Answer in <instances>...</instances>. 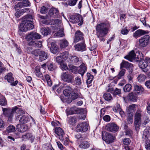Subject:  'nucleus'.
Segmentation results:
<instances>
[{"mask_svg":"<svg viewBox=\"0 0 150 150\" xmlns=\"http://www.w3.org/2000/svg\"><path fill=\"white\" fill-rule=\"evenodd\" d=\"M2 109L4 115L8 117V120L10 121H12L14 114H15V118L17 120L20 116L22 115L19 121L21 123L25 124L29 121L28 114L25 113L23 109L18 108L17 106L13 107L12 109L3 108Z\"/></svg>","mask_w":150,"mask_h":150,"instance_id":"f257e3e1","label":"nucleus"},{"mask_svg":"<svg viewBox=\"0 0 150 150\" xmlns=\"http://www.w3.org/2000/svg\"><path fill=\"white\" fill-rule=\"evenodd\" d=\"M110 24L108 23H102L97 24L96 26V34L99 38L107 35L109 31Z\"/></svg>","mask_w":150,"mask_h":150,"instance_id":"f03ea898","label":"nucleus"},{"mask_svg":"<svg viewBox=\"0 0 150 150\" xmlns=\"http://www.w3.org/2000/svg\"><path fill=\"white\" fill-rule=\"evenodd\" d=\"M32 54L38 57L39 61L41 62L46 59L48 56V54L44 51L40 50H35L31 52Z\"/></svg>","mask_w":150,"mask_h":150,"instance_id":"7ed1b4c3","label":"nucleus"},{"mask_svg":"<svg viewBox=\"0 0 150 150\" xmlns=\"http://www.w3.org/2000/svg\"><path fill=\"white\" fill-rule=\"evenodd\" d=\"M149 38L150 37L148 35L142 37L139 39V42L137 43L136 47L140 48L145 47L149 43Z\"/></svg>","mask_w":150,"mask_h":150,"instance_id":"20e7f679","label":"nucleus"},{"mask_svg":"<svg viewBox=\"0 0 150 150\" xmlns=\"http://www.w3.org/2000/svg\"><path fill=\"white\" fill-rule=\"evenodd\" d=\"M61 78L65 82L71 83L74 80V76L72 74H70L68 72H66L62 73Z\"/></svg>","mask_w":150,"mask_h":150,"instance_id":"39448f33","label":"nucleus"},{"mask_svg":"<svg viewBox=\"0 0 150 150\" xmlns=\"http://www.w3.org/2000/svg\"><path fill=\"white\" fill-rule=\"evenodd\" d=\"M102 138L107 144H109L114 142L115 137L109 133L105 132L102 134Z\"/></svg>","mask_w":150,"mask_h":150,"instance_id":"423d86ee","label":"nucleus"},{"mask_svg":"<svg viewBox=\"0 0 150 150\" xmlns=\"http://www.w3.org/2000/svg\"><path fill=\"white\" fill-rule=\"evenodd\" d=\"M88 125L87 122L79 123L76 127V131L77 132H85L88 129Z\"/></svg>","mask_w":150,"mask_h":150,"instance_id":"0eeeda50","label":"nucleus"},{"mask_svg":"<svg viewBox=\"0 0 150 150\" xmlns=\"http://www.w3.org/2000/svg\"><path fill=\"white\" fill-rule=\"evenodd\" d=\"M69 21L73 23H76L80 21L78 25H82L83 22L82 21V17L79 14H77L71 16L69 18Z\"/></svg>","mask_w":150,"mask_h":150,"instance_id":"6e6552de","label":"nucleus"},{"mask_svg":"<svg viewBox=\"0 0 150 150\" xmlns=\"http://www.w3.org/2000/svg\"><path fill=\"white\" fill-rule=\"evenodd\" d=\"M41 37V35L35 32H31L26 36L25 38L27 40L31 41L35 39H40Z\"/></svg>","mask_w":150,"mask_h":150,"instance_id":"1a4fd4ad","label":"nucleus"},{"mask_svg":"<svg viewBox=\"0 0 150 150\" xmlns=\"http://www.w3.org/2000/svg\"><path fill=\"white\" fill-rule=\"evenodd\" d=\"M119 129V126L113 123L108 124L106 127V129L107 130L114 133L118 131Z\"/></svg>","mask_w":150,"mask_h":150,"instance_id":"9d476101","label":"nucleus"},{"mask_svg":"<svg viewBox=\"0 0 150 150\" xmlns=\"http://www.w3.org/2000/svg\"><path fill=\"white\" fill-rule=\"evenodd\" d=\"M55 133L57 135L60 140H64V137L65 135L64 131L60 127H56L54 130Z\"/></svg>","mask_w":150,"mask_h":150,"instance_id":"9b49d317","label":"nucleus"},{"mask_svg":"<svg viewBox=\"0 0 150 150\" xmlns=\"http://www.w3.org/2000/svg\"><path fill=\"white\" fill-rule=\"evenodd\" d=\"M124 58L131 62H132L133 60L137 61L139 60V59L138 57L137 59L136 57V54L134 50L130 52L129 54L125 56Z\"/></svg>","mask_w":150,"mask_h":150,"instance_id":"f8f14e48","label":"nucleus"},{"mask_svg":"<svg viewBox=\"0 0 150 150\" xmlns=\"http://www.w3.org/2000/svg\"><path fill=\"white\" fill-rule=\"evenodd\" d=\"M83 33L79 30H78L75 33L74 42L76 43L80 40H83Z\"/></svg>","mask_w":150,"mask_h":150,"instance_id":"ddd939ff","label":"nucleus"},{"mask_svg":"<svg viewBox=\"0 0 150 150\" xmlns=\"http://www.w3.org/2000/svg\"><path fill=\"white\" fill-rule=\"evenodd\" d=\"M31 4L28 0H23L22 2L18 3L15 6L16 10L17 9V7L22 8L25 7L30 6Z\"/></svg>","mask_w":150,"mask_h":150,"instance_id":"4468645a","label":"nucleus"},{"mask_svg":"<svg viewBox=\"0 0 150 150\" xmlns=\"http://www.w3.org/2000/svg\"><path fill=\"white\" fill-rule=\"evenodd\" d=\"M149 32L142 30L139 29L136 30L133 34V36L136 38L139 37L144 34H148Z\"/></svg>","mask_w":150,"mask_h":150,"instance_id":"2eb2a0df","label":"nucleus"},{"mask_svg":"<svg viewBox=\"0 0 150 150\" xmlns=\"http://www.w3.org/2000/svg\"><path fill=\"white\" fill-rule=\"evenodd\" d=\"M85 44L83 42L78 43L74 46V47L76 50L77 51H83L85 50L86 47Z\"/></svg>","mask_w":150,"mask_h":150,"instance_id":"dca6fc26","label":"nucleus"},{"mask_svg":"<svg viewBox=\"0 0 150 150\" xmlns=\"http://www.w3.org/2000/svg\"><path fill=\"white\" fill-rule=\"evenodd\" d=\"M73 91L72 88L69 85H67L65 87V89L63 91L64 95L66 96L70 95Z\"/></svg>","mask_w":150,"mask_h":150,"instance_id":"f3484780","label":"nucleus"},{"mask_svg":"<svg viewBox=\"0 0 150 150\" xmlns=\"http://www.w3.org/2000/svg\"><path fill=\"white\" fill-rule=\"evenodd\" d=\"M150 136V128L149 127L146 128L144 130L142 138L143 141L144 140L148 139V138Z\"/></svg>","mask_w":150,"mask_h":150,"instance_id":"a211bd4d","label":"nucleus"},{"mask_svg":"<svg viewBox=\"0 0 150 150\" xmlns=\"http://www.w3.org/2000/svg\"><path fill=\"white\" fill-rule=\"evenodd\" d=\"M49 14L50 16L57 18L59 14L58 10L55 8H52L50 10Z\"/></svg>","mask_w":150,"mask_h":150,"instance_id":"6ab92c4d","label":"nucleus"},{"mask_svg":"<svg viewBox=\"0 0 150 150\" xmlns=\"http://www.w3.org/2000/svg\"><path fill=\"white\" fill-rule=\"evenodd\" d=\"M28 129L27 126L18 124L16 126V129L18 132H23L27 131Z\"/></svg>","mask_w":150,"mask_h":150,"instance_id":"aec40b11","label":"nucleus"},{"mask_svg":"<svg viewBox=\"0 0 150 150\" xmlns=\"http://www.w3.org/2000/svg\"><path fill=\"white\" fill-rule=\"evenodd\" d=\"M142 113L140 110H137L134 115V122H142Z\"/></svg>","mask_w":150,"mask_h":150,"instance_id":"412c9836","label":"nucleus"},{"mask_svg":"<svg viewBox=\"0 0 150 150\" xmlns=\"http://www.w3.org/2000/svg\"><path fill=\"white\" fill-rule=\"evenodd\" d=\"M132 67H133L132 64L124 60L120 64V69H123V68H125L129 69L132 68Z\"/></svg>","mask_w":150,"mask_h":150,"instance_id":"4be33fe9","label":"nucleus"},{"mask_svg":"<svg viewBox=\"0 0 150 150\" xmlns=\"http://www.w3.org/2000/svg\"><path fill=\"white\" fill-rule=\"evenodd\" d=\"M79 90L77 88H74L72 93L71 98L72 100H75L79 97Z\"/></svg>","mask_w":150,"mask_h":150,"instance_id":"5701e85b","label":"nucleus"},{"mask_svg":"<svg viewBox=\"0 0 150 150\" xmlns=\"http://www.w3.org/2000/svg\"><path fill=\"white\" fill-rule=\"evenodd\" d=\"M79 61V58L76 56H70L68 59V62L71 64L76 63Z\"/></svg>","mask_w":150,"mask_h":150,"instance_id":"b1692460","label":"nucleus"},{"mask_svg":"<svg viewBox=\"0 0 150 150\" xmlns=\"http://www.w3.org/2000/svg\"><path fill=\"white\" fill-rule=\"evenodd\" d=\"M22 138L23 140H25L27 139L30 140L31 143L33 142L34 140L35 137L31 133H27L22 136Z\"/></svg>","mask_w":150,"mask_h":150,"instance_id":"393cba45","label":"nucleus"},{"mask_svg":"<svg viewBox=\"0 0 150 150\" xmlns=\"http://www.w3.org/2000/svg\"><path fill=\"white\" fill-rule=\"evenodd\" d=\"M80 69L78 70L79 73L83 76L87 70V67L84 64H82L79 66Z\"/></svg>","mask_w":150,"mask_h":150,"instance_id":"a878e982","label":"nucleus"},{"mask_svg":"<svg viewBox=\"0 0 150 150\" xmlns=\"http://www.w3.org/2000/svg\"><path fill=\"white\" fill-rule=\"evenodd\" d=\"M29 44L36 47H41L42 46V42L38 41H31L29 42Z\"/></svg>","mask_w":150,"mask_h":150,"instance_id":"bb28decb","label":"nucleus"},{"mask_svg":"<svg viewBox=\"0 0 150 150\" xmlns=\"http://www.w3.org/2000/svg\"><path fill=\"white\" fill-rule=\"evenodd\" d=\"M139 67L141 68H146L148 65L146 59H141L139 60Z\"/></svg>","mask_w":150,"mask_h":150,"instance_id":"cd10ccee","label":"nucleus"},{"mask_svg":"<svg viewBox=\"0 0 150 150\" xmlns=\"http://www.w3.org/2000/svg\"><path fill=\"white\" fill-rule=\"evenodd\" d=\"M50 50L52 53L55 54L58 52V48L57 45L54 43L52 42L51 43Z\"/></svg>","mask_w":150,"mask_h":150,"instance_id":"c85d7f7f","label":"nucleus"},{"mask_svg":"<svg viewBox=\"0 0 150 150\" xmlns=\"http://www.w3.org/2000/svg\"><path fill=\"white\" fill-rule=\"evenodd\" d=\"M45 82H46L48 86H51L52 82L51 80L50 76L48 74H46L45 76V77L42 79Z\"/></svg>","mask_w":150,"mask_h":150,"instance_id":"c756f323","label":"nucleus"},{"mask_svg":"<svg viewBox=\"0 0 150 150\" xmlns=\"http://www.w3.org/2000/svg\"><path fill=\"white\" fill-rule=\"evenodd\" d=\"M134 89L136 93H142L144 91L143 87L140 85H138L134 86Z\"/></svg>","mask_w":150,"mask_h":150,"instance_id":"7c9ffc66","label":"nucleus"},{"mask_svg":"<svg viewBox=\"0 0 150 150\" xmlns=\"http://www.w3.org/2000/svg\"><path fill=\"white\" fill-rule=\"evenodd\" d=\"M23 21L24 22L27 23L33 21V18L32 16L29 15H27L23 18Z\"/></svg>","mask_w":150,"mask_h":150,"instance_id":"2f4dec72","label":"nucleus"},{"mask_svg":"<svg viewBox=\"0 0 150 150\" xmlns=\"http://www.w3.org/2000/svg\"><path fill=\"white\" fill-rule=\"evenodd\" d=\"M136 93L131 92L128 94L129 99L132 101H136L137 100V96Z\"/></svg>","mask_w":150,"mask_h":150,"instance_id":"473e14b6","label":"nucleus"},{"mask_svg":"<svg viewBox=\"0 0 150 150\" xmlns=\"http://www.w3.org/2000/svg\"><path fill=\"white\" fill-rule=\"evenodd\" d=\"M41 32L43 35L47 36L50 32V30L48 28H42L41 29Z\"/></svg>","mask_w":150,"mask_h":150,"instance_id":"72a5a7b5","label":"nucleus"},{"mask_svg":"<svg viewBox=\"0 0 150 150\" xmlns=\"http://www.w3.org/2000/svg\"><path fill=\"white\" fill-rule=\"evenodd\" d=\"M25 23V22H24L23 21L21 23L19 26V28L21 31H26L28 30L27 28L28 27H27V25Z\"/></svg>","mask_w":150,"mask_h":150,"instance_id":"f704fd0d","label":"nucleus"},{"mask_svg":"<svg viewBox=\"0 0 150 150\" xmlns=\"http://www.w3.org/2000/svg\"><path fill=\"white\" fill-rule=\"evenodd\" d=\"M12 76L13 74L12 73H9L5 76V79H6L8 82L10 83L14 81V78Z\"/></svg>","mask_w":150,"mask_h":150,"instance_id":"c9c22d12","label":"nucleus"},{"mask_svg":"<svg viewBox=\"0 0 150 150\" xmlns=\"http://www.w3.org/2000/svg\"><path fill=\"white\" fill-rule=\"evenodd\" d=\"M136 106H137V105L134 104L129 105L127 109L129 113L132 114L133 112L136 109Z\"/></svg>","mask_w":150,"mask_h":150,"instance_id":"e433bc0d","label":"nucleus"},{"mask_svg":"<svg viewBox=\"0 0 150 150\" xmlns=\"http://www.w3.org/2000/svg\"><path fill=\"white\" fill-rule=\"evenodd\" d=\"M68 41L66 40H63L60 42V47L61 48H64L67 47L68 45Z\"/></svg>","mask_w":150,"mask_h":150,"instance_id":"4c0bfd02","label":"nucleus"},{"mask_svg":"<svg viewBox=\"0 0 150 150\" xmlns=\"http://www.w3.org/2000/svg\"><path fill=\"white\" fill-rule=\"evenodd\" d=\"M69 53L67 51H65L60 54V57H61L64 60H67L69 58Z\"/></svg>","mask_w":150,"mask_h":150,"instance_id":"58836bf2","label":"nucleus"},{"mask_svg":"<svg viewBox=\"0 0 150 150\" xmlns=\"http://www.w3.org/2000/svg\"><path fill=\"white\" fill-rule=\"evenodd\" d=\"M89 146L88 143L86 141H83L79 145L80 147L83 149H86Z\"/></svg>","mask_w":150,"mask_h":150,"instance_id":"ea45409f","label":"nucleus"},{"mask_svg":"<svg viewBox=\"0 0 150 150\" xmlns=\"http://www.w3.org/2000/svg\"><path fill=\"white\" fill-rule=\"evenodd\" d=\"M146 78V77L145 75L143 74H141L137 77L138 81L140 83L142 82L145 81Z\"/></svg>","mask_w":150,"mask_h":150,"instance_id":"a19ab883","label":"nucleus"},{"mask_svg":"<svg viewBox=\"0 0 150 150\" xmlns=\"http://www.w3.org/2000/svg\"><path fill=\"white\" fill-rule=\"evenodd\" d=\"M0 105L5 106L7 105V102L5 97L2 96L0 98Z\"/></svg>","mask_w":150,"mask_h":150,"instance_id":"79ce46f5","label":"nucleus"},{"mask_svg":"<svg viewBox=\"0 0 150 150\" xmlns=\"http://www.w3.org/2000/svg\"><path fill=\"white\" fill-rule=\"evenodd\" d=\"M6 130L8 133L14 132L16 130L14 126L11 125L7 128Z\"/></svg>","mask_w":150,"mask_h":150,"instance_id":"37998d69","label":"nucleus"},{"mask_svg":"<svg viewBox=\"0 0 150 150\" xmlns=\"http://www.w3.org/2000/svg\"><path fill=\"white\" fill-rule=\"evenodd\" d=\"M103 97L105 100L107 101L110 100L112 99V97L109 93H105L103 95Z\"/></svg>","mask_w":150,"mask_h":150,"instance_id":"c03bdc74","label":"nucleus"},{"mask_svg":"<svg viewBox=\"0 0 150 150\" xmlns=\"http://www.w3.org/2000/svg\"><path fill=\"white\" fill-rule=\"evenodd\" d=\"M77 118L75 117H71L69 119L68 122L70 124L73 125L77 122Z\"/></svg>","mask_w":150,"mask_h":150,"instance_id":"a18cd8bd","label":"nucleus"},{"mask_svg":"<svg viewBox=\"0 0 150 150\" xmlns=\"http://www.w3.org/2000/svg\"><path fill=\"white\" fill-rule=\"evenodd\" d=\"M132 89V86L130 84H126L123 88L125 92H129Z\"/></svg>","mask_w":150,"mask_h":150,"instance_id":"49530a36","label":"nucleus"},{"mask_svg":"<svg viewBox=\"0 0 150 150\" xmlns=\"http://www.w3.org/2000/svg\"><path fill=\"white\" fill-rule=\"evenodd\" d=\"M121 71L119 72V73L117 76L118 79H120L122 77L124 76L125 74L126 70L124 69H121Z\"/></svg>","mask_w":150,"mask_h":150,"instance_id":"de8ad7c7","label":"nucleus"},{"mask_svg":"<svg viewBox=\"0 0 150 150\" xmlns=\"http://www.w3.org/2000/svg\"><path fill=\"white\" fill-rule=\"evenodd\" d=\"M43 148L44 150H52L53 149L51 145L49 144H44Z\"/></svg>","mask_w":150,"mask_h":150,"instance_id":"09e8293b","label":"nucleus"},{"mask_svg":"<svg viewBox=\"0 0 150 150\" xmlns=\"http://www.w3.org/2000/svg\"><path fill=\"white\" fill-rule=\"evenodd\" d=\"M60 65V68L63 71L64 70L66 71L68 69L67 64L64 62L62 63Z\"/></svg>","mask_w":150,"mask_h":150,"instance_id":"8fccbe9b","label":"nucleus"},{"mask_svg":"<svg viewBox=\"0 0 150 150\" xmlns=\"http://www.w3.org/2000/svg\"><path fill=\"white\" fill-rule=\"evenodd\" d=\"M64 35L63 30L62 29L56 33L54 34V35L59 37H61L63 36Z\"/></svg>","mask_w":150,"mask_h":150,"instance_id":"3c124183","label":"nucleus"},{"mask_svg":"<svg viewBox=\"0 0 150 150\" xmlns=\"http://www.w3.org/2000/svg\"><path fill=\"white\" fill-rule=\"evenodd\" d=\"M69 71L74 74H76L77 72L78 69L77 67L74 66H70Z\"/></svg>","mask_w":150,"mask_h":150,"instance_id":"603ef678","label":"nucleus"},{"mask_svg":"<svg viewBox=\"0 0 150 150\" xmlns=\"http://www.w3.org/2000/svg\"><path fill=\"white\" fill-rule=\"evenodd\" d=\"M47 67L49 70L52 71L56 68V67L53 65L52 63H49L47 64Z\"/></svg>","mask_w":150,"mask_h":150,"instance_id":"864d4df0","label":"nucleus"},{"mask_svg":"<svg viewBox=\"0 0 150 150\" xmlns=\"http://www.w3.org/2000/svg\"><path fill=\"white\" fill-rule=\"evenodd\" d=\"M134 124L135 130L137 132H138L140 129V127L141 124V122H134Z\"/></svg>","mask_w":150,"mask_h":150,"instance_id":"5fc2aeb1","label":"nucleus"},{"mask_svg":"<svg viewBox=\"0 0 150 150\" xmlns=\"http://www.w3.org/2000/svg\"><path fill=\"white\" fill-rule=\"evenodd\" d=\"M133 115L132 113H129L127 117V121L129 124H132L133 122Z\"/></svg>","mask_w":150,"mask_h":150,"instance_id":"6e6d98bb","label":"nucleus"},{"mask_svg":"<svg viewBox=\"0 0 150 150\" xmlns=\"http://www.w3.org/2000/svg\"><path fill=\"white\" fill-rule=\"evenodd\" d=\"M146 140L145 147L146 150H150V141L149 139L144 140Z\"/></svg>","mask_w":150,"mask_h":150,"instance_id":"4d7b16f0","label":"nucleus"},{"mask_svg":"<svg viewBox=\"0 0 150 150\" xmlns=\"http://www.w3.org/2000/svg\"><path fill=\"white\" fill-rule=\"evenodd\" d=\"M48 8L45 6H42L40 9V13L42 14H45L48 11Z\"/></svg>","mask_w":150,"mask_h":150,"instance_id":"13d9d810","label":"nucleus"},{"mask_svg":"<svg viewBox=\"0 0 150 150\" xmlns=\"http://www.w3.org/2000/svg\"><path fill=\"white\" fill-rule=\"evenodd\" d=\"M27 25V27H28V30H30L34 28V25L33 24V21L25 23Z\"/></svg>","mask_w":150,"mask_h":150,"instance_id":"bf43d9fd","label":"nucleus"},{"mask_svg":"<svg viewBox=\"0 0 150 150\" xmlns=\"http://www.w3.org/2000/svg\"><path fill=\"white\" fill-rule=\"evenodd\" d=\"M3 64L0 61V74L6 70V68L3 67Z\"/></svg>","mask_w":150,"mask_h":150,"instance_id":"052dcab7","label":"nucleus"},{"mask_svg":"<svg viewBox=\"0 0 150 150\" xmlns=\"http://www.w3.org/2000/svg\"><path fill=\"white\" fill-rule=\"evenodd\" d=\"M62 57H60V55L59 56H57L56 57V62L58 63L59 64H61L62 63L64 62V61L62 60Z\"/></svg>","mask_w":150,"mask_h":150,"instance_id":"680f3d73","label":"nucleus"},{"mask_svg":"<svg viewBox=\"0 0 150 150\" xmlns=\"http://www.w3.org/2000/svg\"><path fill=\"white\" fill-rule=\"evenodd\" d=\"M75 81L76 85H79L81 84V80L80 78L78 76L75 78Z\"/></svg>","mask_w":150,"mask_h":150,"instance_id":"e2e57ef3","label":"nucleus"},{"mask_svg":"<svg viewBox=\"0 0 150 150\" xmlns=\"http://www.w3.org/2000/svg\"><path fill=\"white\" fill-rule=\"evenodd\" d=\"M59 21L58 19H54L51 20L50 22L51 24H57L59 23Z\"/></svg>","mask_w":150,"mask_h":150,"instance_id":"0e129e2a","label":"nucleus"},{"mask_svg":"<svg viewBox=\"0 0 150 150\" xmlns=\"http://www.w3.org/2000/svg\"><path fill=\"white\" fill-rule=\"evenodd\" d=\"M77 1L78 0H70L69 3V4L70 6H74L76 4Z\"/></svg>","mask_w":150,"mask_h":150,"instance_id":"69168bd1","label":"nucleus"},{"mask_svg":"<svg viewBox=\"0 0 150 150\" xmlns=\"http://www.w3.org/2000/svg\"><path fill=\"white\" fill-rule=\"evenodd\" d=\"M21 10L22 14L25 13L29 12L30 11V9L28 8L23 9Z\"/></svg>","mask_w":150,"mask_h":150,"instance_id":"338daca9","label":"nucleus"},{"mask_svg":"<svg viewBox=\"0 0 150 150\" xmlns=\"http://www.w3.org/2000/svg\"><path fill=\"white\" fill-rule=\"evenodd\" d=\"M40 110L41 114L44 115L46 113V111L45 110L44 108L42 107L41 105H40Z\"/></svg>","mask_w":150,"mask_h":150,"instance_id":"774afa93","label":"nucleus"}]
</instances>
